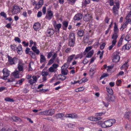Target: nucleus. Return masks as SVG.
I'll return each mask as SVG.
<instances>
[{
  "label": "nucleus",
  "mask_w": 131,
  "mask_h": 131,
  "mask_svg": "<svg viewBox=\"0 0 131 131\" xmlns=\"http://www.w3.org/2000/svg\"><path fill=\"white\" fill-rule=\"evenodd\" d=\"M115 120L114 119H110L103 123L101 124V127L103 128L109 127L115 123Z\"/></svg>",
  "instance_id": "obj_1"
},
{
  "label": "nucleus",
  "mask_w": 131,
  "mask_h": 131,
  "mask_svg": "<svg viewBox=\"0 0 131 131\" xmlns=\"http://www.w3.org/2000/svg\"><path fill=\"white\" fill-rule=\"evenodd\" d=\"M75 37L73 33L70 34L69 36L68 45L70 47H73L75 43Z\"/></svg>",
  "instance_id": "obj_2"
},
{
  "label": "nucleus",
  "mask_w": 131,
  "mask_h": 131,
  "mask_svg": "<svg viewBox=\"0 0 131 131\" xmlns=\"http://www.w3.org/2000/svg\"><path fill=\"white\" fill-rule=\"evenodd\" d=\"M54 112L55 111L54 109H51L40 112L39 113V114L40 115H52Z\"/></svg>",
  "instance_id": "obj_3"
},
{
  "label": "nucleus",
  "mask_w": 131,
  "mask_h": 131,
  "mask_svg": "<svg viewBox=\"0 0 131 131\" xmlns=\"http://www.w3.org/2000/svg\"><path fill=\"white\" fill-rule=\"evenodd\" d=\"M116 0L115 2V5H114L113 8V13L115 14H117L118 13V9L119 7V4L118 2H116Z\"/></svg>",
  "instance_id": "obj_4"
},
{
  "label": "nucleus",
  "mask_w": 131,
  "mask_h": 131,
  "mask_svg": "<svg viewBox=\"0 0 131 131\" xmlns=\"http://www.w3.org/2000/svg\"><path fill=\"white\" fill-rule=\"evenodd\" d=\"M7 57L9 63L10 64L12 65L16 64L18 60V59L17 58H12L9 56H8Z\"/></svg>",
  "instance_id": "obj_5"
},
{
  "label": "nucleus",
  "mask_w": 131,
  "mask_h": 131,
  "mask_svg": "<svg viewBox=\"0 0 131 131\" xmlns=\"http://www.w3.org/2000/svg\"><path fill=\"white\" fill-rule=\"evenodd\" d=\"M58 65L56 63L53 64L48 69L49 71L51 72H55L57 71Z\"/></svg>",
  "instance_id": "obj_6"
},
{
  "label": "nucleus",
  "mask_w": 131,
  "mask_h": 131,
  "mask_svg": "<svg viewBox=\"0 0 131 131\" xmlns=\"http://www.w3.org/2000/svg\"><path fill=\"white\" fill-rule=\"evenodd\" d=\"M119 54V52L117 51L114 54L113 58V62H118L120 59V56L118 55Z\"/></svg>",
  "instance_id": "obj_7"
},
{
  "label": "nucleus",
  "mask_w": 131,
  "mask_h": 131,
  "mask_svg": "<svg viewBox=\"0 0 131 131\" xmlns=\"http://www.w3.org/2000/svg\"><path fill=\"white\" fill-rule=\"evenodd\" d=\"M20 10V8L17 5H15L13 7L12 12L13 14H15L19 13Z\"/></svg>",
  "instance_id": "obj_8"
},
{
  "label": "nucleus",
  "mask_w": 131,
  "mask_h": 131,
  "mask_svg": "<svg viewBox=\"0 0 131 131\" xmlns=\"http://www.w3.org/2000/svg\"><path fill=\"white\" fill-rule=\"evenodd\" d=\"M65 117L71 118L72 119L77 118H78V116L75 113L67 114L65 116Z\"/></svg>",
  "instance_id": "obj_9"
},
{
  "label": "nucleus",
  "mask_w": 131,
  "mask_h": 131,
  "mask_svg": "<svg viewBox=\"0 0 131 131\" xmlns=\"http://www.w3.org/2000/svg\"><path fill=\"white\" fill-rule=\"evenodd\" d=\"M105 98L106 100H107L108 102H113L114 101L115 99L114 96H112L111 95H109L108 94L107 95Z\"/></svg>",
  "instance_id": "obj_10"
},
{
  "label": "nucleus",
  "mask_w": 131,
  "mask_h": 131,
  "mask_svg": "<svg viewBox=\"0 0 131 131\" xmlns=\"http://www.w3.org/2000/svg\"><path fill=\"white\" fill-rule=\"evenodd\" d=\"M92 17L91 15L90 14H85L84 16L83 19L84 21H88L91 20Z\"/></svg>",
  "instance_id": "obj_11"
},
{
  "label": "nucleus",
  "mask_w": 131,
  "mask_h": 131,
  "mask_svg": "<svg viewBox=\"0 0 131 131\" xmlns=\"http://www.w3.org/2000/svg\"><path fill=\"white\" fill-rule=\"evenodd\" d=\"M54 33V31L53 29L49 28L47 29L46 32V35L48 37H50L53 35Z\"/></svg>",
  "instance_id": "obj_12"
},
{
  "label": "nucleus",
  "mask_w": 131,
  "mask_h": 131,
  "mask_svg": "<svg viewBox=\"0 0 131 131\" xmlns=\"http://www.w3.org/2000/svg\"><path fill=\"white\" fill-rule=\"evenodd\" d=\"M48 15H47L46 17V18L49 20L51 19L53 16V12L51 10H47Z\"/></svg>",
  "instance_id": "obj_13"
},
{
  "label": "nucleus",
  "mask_w": 131,
  "mask_h": 131,
  "mask_svg": "<svg viewBox=\"0 0 131 131\" xmlns=\"http://www.w3.org/2000/svg\"><path fill=\"white\" fill-rule=\"evenodd\" d=\"M2 71L3 73V77L4 78L7 77L9 75V73L7 69L4 68Z\"/></svg>",
  "instance_id": "obj_14"
},
{
  "label": "nucleus",
  "mask_w": 131,
  "mask_h": 131,
  "mask_svg": "<svg viewBox=\"0 0 131 131\" xmlns=\"http://www.w3.org/2000/svg\"><path fill=\"white\" fill-rule=\"evenodd\" d=\"M96 68V66L95 65H93L92 67L91 68L89 72V74L91 76L93 75L94 73Z\"/></svg>",
  "instance_id": "obj_15"
},
{
  "label": "nucleus",
  "mask_w": 131,
  "mask_h": 131,
  "mask_svg": "<svg viewBox=\"0 0 131 131\" xmlns=\"http://www.w3.org/2000/svg\"><path fill=\"white\" fill-rule=\"evenodd\" d=\"M82 17V15L81 14H78L76 15L74 17V19L75 20H79L81 19Z\"/></svg>",
  "instance_id": "obj_16"
},
{
  "label": "nucleus",
  "mask_w": 131,
  "mask_h": 131,
  "mask_svg": "<svg viewBox=\"0 0 131 131\" xmlns=\"http://www.w3.org/2000/svg\"><path fill=\"white\" fill-rule=\"evenodd\" d=\"M102 118L100 117H95L93 116H91L88 118L89 120L92 121H97L101 119Z\"/></svg>",
  "instance_id": "obj_17"
},
{
  "label": "nucleus",
  "mask_w": 131,
  "mask_h": 131,
  "mask_svg": "<svg viewBox=\"0 0 131 131\" xmlns=\"http://www.w3.org/2000/svg\"><path fill=\"white\" fill-rule=\"evenodd\" d=\"M32 78L33 79H30L29 81V82L31 84H33L34 83L37 82V77L35 76H33L32 77Z\"/></svg>",
  "instance_id": "obj_18"
},
{
  "label": "nucleus",
  "mask_w": 131,
  "mask_h": 131,
  "mask_svg": "<svg viewBox=\"0 0 131 131\" xmlns=\"http://www.w3.org/2000/svg\"><path fill=\"white\" fill-rule=\"evenodd\" d=\"M24 64V63L22 62H20L19 63L17 67L18 69V71H23Z\"/></svg>",
  "instance_id": "obj_19"
},
{
  "label": "nucleus",
  "mask_w": 131,
  "mask_h": 131,
  "mask_svg": "<svg viewBox=\"0 0 131 131\" xmlns=\"http://www.w3.org/2000/svg\"><path fill=\"white\" fill-rule=\"evenodd\" d=\"M118 37V36L117 34L114 33L112 37V39H113L112 42L116 43L117 42V39Z\"/></svg>",
  "instance_id": "obj_20"
},
{
  "label": "nucleus",
  "mask_w": 131,
  "mask_h": 131,
  "mask_svg": "<svg viewBox=\"0 0 131 131\" xmlns=\"http://www.w3.org/2000/svg\"><path fill=\"white\" fill-rule=\"evenodd\" d=\"M40 27V25L39 23H35L33 26V28L36 31L39 30Z\"/></svg>",
  "instance_id": "obj_21"
},
{
  "label": "nucleus",
  "mask_w": 131,
  "mask_h": 131,
  "mask_svg": "<svg viewBox=\"0 0 131 131\" xmlns=\"http://www.w3.org/2000/svg\"><path fill=\"white\" fill-rule=\"evenodd\" d=\"M75 56V55L74 54L71 55L69 56L68 57V58L67 60V63L68 64H69L71 61L73 59V58Z\"/></svg>",
  "instance_id": "obj_22"
},
{
  "label": "nucleus",
  "mask_w": 131,
  "mask_h": 131,
  "mask_svg": "<svg viewBox=\"0 0 131 131\" xmlns=\"http://www.w3.org/2000/svg\"><path fill=\"white\" fill-rule=\"evenodd\" d=\"M130 22L128 21V20H126V22L123 24V25H122L120 28V30H121L123 31L124 28H126L128 23Z\"/></svg>",
  "instance_id": "obj_23"
},
{
  "label": "nucleus",
  "mask_w": 131,
  "mask_h": 131,
  "mask_svg": "<svg viewBox=\"0 0 131 131\" xmlns=\"http://www.w3.org/2000/svg\"><path fill=\"white\" fill-rule=\"evenodd\" d=\"M63 66L61 68V73L64 75H67L68 72V70L66 68H63Z\"/></svg>",
  "instance_id": "obj_24"
},
{
  "label": "nucleus",
  "mask_w": 131,
  "mask_h": 131,
  "mask_svg": "<svg viewBox=\"0 0 131 131\" xmlns=\"http://www.w3.org/2000/svg\"><path fill=\"white\" fill-rule=\"evenodd\" d=\"M11 120H13V121L15 122H21V119L19 118L16 116H13L11 118Z\"/></svg>",
  "instance_id": "obj_25"
},
{
  "label": "nucleus",
  "mask_w": 131,
  "mask_h": 131,
  "mask_svg": "<svg viewBox=\"0 0 131 131\" xmlns=\"http://www.w3.org/2000/svg\"><path fill=\"white\" fill-rule=\"evenodd\" d=\"M46 61V59L45 56L43 54H41L40 56V62L42 63Z\"/></svg>",
  "instance_id": "obj_26"
},
{
  "label": "nucleus",
  "mask_w": 131,
  "mask_h": 131,
  "mask_svg": "<svg viewBox=\"0 0 131 131\" xmlns=\"http://www.w3.org/2000/svg\"><path fill=\"white\" fill-rule=\"evenodd\" d=\"M131 47L130 45L129 44H126L122 48V50L125 51L126 50H129Z\"/></svg>",
  "instance_id": "obj_27"
},
{
  "label": "nucleus",
  "mask_w": 131,
  "mask_h": 131,
  "mask_svg": "<svg viewBox=\"0 0 131 131\" xmlns=\"http://www.w3.org/2000/svg\"><path fill=\"white\" fill-rule=\"evenodd\" d=\"M131 116V112H128L125 113L124 115V117L128 119Z\"/></svg>",
  "instance_id": "obj_28"
},
{
  "label": "nucleus",
  "mask_w": 131,
  "mask_h": 131,
  "mask_svg": "<svg viewBox=\"0 0 131 131\" xmlns=\"http://www.w3.org/2000/svg\"><path fill=\"white\" fill-rule=\"evenodd\" d=\"M114 33L117 34L119 31V29H118L116 23H114Z\"/></svg>",
  "instance_id": "obj_29"
},
{
  "label": "nucleus",
  "mask_w": 131,
  "mask_h": 131,
  "mask_svg": "<svg viewBox=\"0 0 131 131\" xmlns=\"http://www.w3.org/2000/svg\"><path fill=\"white\" fill-rule=\"evenodd\" d=\"M106 89L107 92L111 95H112L113 93V91L111 88L109 87H107Z\"/></svg>",
  "instance_id": "obj_30"
},
{
  "label": "nucleus",
  "mask_w": 131,
  "mask_h": 131,
  "mask_svg": "<svg viewBox=\"0 0 131 131\" xmlns=\"http://www.w3.org/2000/svg\"><path fill=\"white\" fill-rule=\"evenodd\" d=\"M19 71H18L16 70L14 71L13 73V75L15 78H19Z\"/></svg>",
  "instance_id": "obj_31"
},
{
  "label": "nucleus",
  "mask_w": 131,
  "mask_h": 131,
  "mask_svg": "<svg viewBox=\"0 0 131 131\" xmlns=\"http://www.w3.org/2000/svg\"><path fill=\"white\" fill-rule=\"evenodd\" d=\"M84 31L83 30H79L77 33L78 35L80 37H82L84 34Z\"/></svg>",
  "instance_id": "obj_32"
},
{
  "label": "nucleus",
  "mask_w": 131,
  "mask_h": 131,
  "mask_svg": "<svg viewBox=\"0 0 131 131\" xmlns=\"http://www.w3.org/2000/svg\"><path fill=\"white\" fill-rule=\"evenodd\" d=\"M126 20L130 22L131 21V10L128 15L126 16Z\"/></svg>",
  "instance_id": "obj_33"
},
{
  "label": "nucleus",
  "mask_w": 131,
  "mask_h": 131,
  "mask_svg": "<svg viewBox=\"0 0 131 131\" xmlns=\"http://www.w3.org/2000/svg\"><path fill=\"white\" fill-rule=\"evenodd\" d=\"M90 0H84L82 3V5L83 6H85L90 3Z\"/></svg>",
  "instance_id": "obj_34"
},
{
  "label": "nucleus",
  "mask_w": 131,
  "mask_h": 131,
  "mask_svg": "<svg viewBox=\"0 0 131 131\" xmlns=\"http://www.w3.org/2000/svg\"><path fill=\"white\" fill-rule=\"evenodd\" d=\"M93 53V51L92 50L89 52L86 56V57L90 58L91 57Z\"/></svg>",
  "instance_id": "obj_35"
},
{
  "label": "nucleus",
  "mask_w": 131,
  "mask_h": 131,
  "mask_svg": "<svg viewBox=\"0 0 131 131\" xmlns=\"http://www.w3.org/2000/svg\"><path fill=\"white\" fill-rule=\"evenodd\" d=\"M64 116V114L62 113H58L56 114L55 116L57 118L62 117Z\"/></svg>",
  "instance_id": "obj_36"
},
{
  "label": "nucleus",
  "mask_w": 131,
  "mask_h": 131,
  "mask_svg": "<svg viewBox=\"0 0 131 131\" xmlns=\"http://www.w3.org/2000/svg\"><path fill=\"white\" fill-rule=\"evenodd\" d=\"M56 29H57L58 31H59L60 28L61 27V24H59L56 25H54Z\"/></svg>",
  "instance_id": "obj_37"
},
{
  "label": "nucleus",
  "mask_w": 131,
  "mask_h": 131,
  "mask_svg": "<svg viewBox=\"0 0 131 131\" xmlns=\"http://www.w3.org/2000/svg\"><path fill=\"white\" fill-rule=\"evenodd\" d=\"M29 54L31 56L32 58L33 59H35L36 58V56L35 54L32 51H29Z\"/></svg>",
  "instance_id": "obj_38"
},
{
  "label": "nucleus",
  "mask_w": 131,
  "mask_h": 131,
  "mask_svg": "<svg viewBox=\"0 0 131 131\" xmlns=\"http://www.w3.org/2000/svg\"><path fill=\"white\" fill-rule=\"evenodd\" d=\"M62 24L63 25V27H64L65 28V29L64 28L63 29L66 30L68 26V22L67 21H64L62 23Z\"/></svg>",
  "instance_id": "obj_39"
},
{
  "label": "nucleus",
  "mask_w": 131,
  "mask_h": 131,
  "mask_svg": "<svg viewBox=\"0 0 131 131\" xmlns=\"http://www.w3.org/2000/svg\"><path fill=\"white\" fill-rule=\"evenodd\" d=\"M24 79L23 78L19 80L17 82L16 84L21 85L22 84V82L24 81Z\"/></svg>",
  "instance_id": "obj_40"
},
{
  "label": "nucleus",
  "mask_w": 131,
  "mask_h": 131,
  "mask_svg": "<svg viewBox=\"0 0 131 131\" xmlns=\"http://www.w3.org/2000/svg\"><path fill=\"white\" fill-rule=\"evenodd\" d=\"M18 53H19V52L22 50V48L21 45L17 47H16Z\"/></svg>",
  "instance_id": "obj_41"
},
{
  "label": "nucleus",
  "mask_w": 131,
  "mask_h": 131,
  "mask_svg": "<svg viewBox=\"0 0 131 131\" xmlns=\"http://www.w3.org/2000/svg\"><path fill=\"white\" fill-rule=\"evenodd\" d=\"M123 38L121 37L119 39L117 44V47H120L122 44Z\"/></svg>",
  "instance_id": "obj_42"
},
{
  "label": "nucleus",
  "mask_w": 131,
  "mask_h": 131,
  "mask_svg": "<svg viewBox=\"0 0 131 131\" xmlns=\"http://www.w3.org/2000/svg\"><path fill=\"white\" fill-rule=\"evenodd\" d=\"M125 40L127 41H129L130 40V36L129 34H127L126 35Z\"/></svg>",
  "instance_id": "obj_43"
},
{
  "label": "nucleus",
  "mask_w": 131,
  "mask_h": 131,
  "mask_svg": "<svg viewBox=\"0 0 131 131\" xmlns=\"http://www.w3.org/2000/svg\"><path fill=\"white\" fill-rule=\"evenodd\" d=\"M5 100L7 102H13L14 100L9 98L7 97L5 99Z\"/></svg>",
  "instance_id": "obj_44"
},
{
  "label": "nucleus",
  "mask_w": 131,
  "mask_h": 131,
  "mask_svg": "<svg viewBox=\"0 0 131 131\" xmlns=\"http://www.w3.org/2000/svg\"><path fill=\"white\" fill-rule=\"evenodd\" d=\"M112 45L111 46H110L108 48V49L109 50H111L113 48V47L115 45V44L116 43H115L113 42H112Z\"/></svg>",
  "instance_id": "obj_45"
},
{
  "label": "nucleus",
  "mask_w": 131,
  "mask_h": 131,
  "mask_svg": "<svg viewBox=\"0 0 131 131\" xmlns=\"http://www.w3.org/2000/svg\"><path fill=\"white\" fill-rule=\"evenodd\" d=\"M53 52L51 51L48 53L47 57L48 59H49L52 56Z\"/></svg>",
  "instance_id": "obj_46"
},
{
  "label": "nucleus",
  "mask_w": 131,
  "mask_h": 131,
  "mask_svg": "<svg viewBox=\"0 0 131 131\" xmlns=\"http://www.w3.org/2000/svg\"><path fill=\"white\" fill-rule=\"evenodd\" d=\"M108 74L106 73H104L100 77V80H101L103 78L108 76Z\"/></svg>",
  "instance_id": "obj_47"
},
{
  "label": "nucleus",
  "mask_w": 131,
  "mask_h": 131,
  "mask_svg": "<svg viewBox=\"0 0 131 131\" xmlns=\"http://www.w3.org/2000/svg\"><path fill=\"white\" fill-rule=\"evenodd\" d=\"M68 126L69 128H73L75 126V125L72 123H69L68 125Z\"/></svg>",
  "instance_id": "obj_48"
},
{
  "label": "nucleus",
  "mask_w": 131,
  "mask_h": 131,
  "mask_svg": "<svg viewBox=\"0 0 131 131\" xmlns=\"http://www.w3.org/2000/svg\"><path fill=\"white\" fill-rule=\"evenodd\" d=\"M127 63L128 62H126L123 65H122L121 68H124L125 67H126V68H127L129 66V65L127 64Z\"/></svg>",
  "instance_id": "obj_49"
},
{
  "label": "nucleus",
  "mask_w": 131,
  "mask_h": 131,
  "mask_svg": "<svg viewBox=\"0 0 131 131\" xmlns=\"http://www.w3.org/2000/svg\"><path fill=\"white\" fill-rule=\"evenodd\" d=\"M14 40L16 41H17L18 43H20L21 42V40L20 39L17 37H15Z\"/></svg>",
  "instance_id": "obj_50"
},
{
  "label": "nucleus",
  "mask_w": 131,
  "mask_h": 131,
  "mask_svg": "<svg viewBox=\"0 0 131 131\" xmlns=\"http://www.w3.org/2000/svg\"><path fill=\"white\" fill-rule=\"evenodd\" d=\"M53 62L54 60L51 59L49 60L47 65H51L53 63Z\"/></svg>",
  "instance_id": "obj_51"
},
{
  "label": "nucleus",
  "mask_w": 131,
  "mask_h": 131,
  "mask_svg": "<svg viewBox=\"0 0 131 131\" xmlns=\"http://www.w3.org/2000/svg\"><path fill=\"white\" fill-rule=\"evenodd\" d=\"M0 14L1 16L5 18H6L7 17L6 14L3 12H1Z\"/></svg>",
  "instance_id": "obj_52"
},
{
  "label": "nucleus",
  "mask_w": 131,
  "mask_h": 131,
  "mask_svg": "<svg viewBox=\"0 0 131 131\" xmlns=\"http://www.w3.org/2000/svg\"><path fill=\"white\" fill-rule=\"evenodd\" d=\"M105 113H103L102 112L97 113L95 114V116H101L102 114H104Z\"/></svg>",
  "instance_id": "obj_53"
},
{
  "label": "nucleus",
  "mask_w": 131,
  "mask_h": 131,
  "mask_svg": "<svg viewBox=\"0 0 131 131\" xmlns=\"http://www.w3.org/2000/svg\"><path fill=\"white\" fill-rule=\"evenodd\" d=\"M37 4L41 7L43 4V0H40Z\"/></svg>",
  "instance_id": "obj_54"
},
{
  "label": "nucleus",
  "mask_w": 131,
  "mask_h": 131,
  "mask_svg": "<svg viewBox=\"0 0 131 131\" xmlns=\"http://www.w3.org/2000/svg\"><path fill=\"white\" fill-rule=\"evenodd\" d=\"M57 54L56 53H53V54L52 56V57L51 59L54 60L57 57Z\"/></svg>",
  "instance_id": "obj_55"
},
{
  "label": "nucleus",
  "mask_w": 131,
  "mask_h": 131,
  "mask_svg": "<svg viewBox=\"0 0 131 131\" xmlns=\"http://www.w3.org/2000/svg\"><path fill=\"white\" fill-rule=\"evenodd\" d=\"M42 76L43 77L45 76H46L48 75V72H42L41 74Z\"/></svg>",
  "instance_id": "obj_56"
},
{
  "label": "nucleus",
  "mask_w": 131,
  "mask_h": 131,
  "mask_svg": "<svg viewBox=\"0 0 131 131\" xmlns=\"http://www.w3.org/2000/svg\"><path fill=\"white\" fill-rule=\"evenodd\" d=\"M41 6L39 5L38 4H35V9H38L40 8Z\"/></svg>",
  "instance_id": "obj_57"
},
{
  "label": "nucleus",
  "mask_w": 131,
  "mask_h": 131,
  "mask_svg": "<svg viewBox=\"0 0 131 131\" xmlns=\"http://www.w3.org/2000/svg\"><path fill=\"white\" fill-rule=\"evenodd\" d=\"M11 47L12 50L14 51L15 49V48H16V46L15 45H11Z\"/></svg>",
  "instance_id": "obj_58"
},
{
  "label": "nucleus",
  "mask_w": 131,
  "mask_h": 131,
  "mask_svg": "<svg viewBox=\"0 0 131 131\" xmlns=\"http://www.w3.org/2000/svg\"><path fill=\"white\" fill-rule=\"evenodd\" d=\"M91 48L92 47H87L85 49V51L87 52H88L91 49Z\"/></svg>",
  "instance_id": "obj_59"
},
{
  "label": "nucleus",
  "mask_w": 131,
  "mask_h": 131,
  "mask_svg": "<svg viewBox=\"0 0 131 131\" xmlns=\"http://www.w3.org/2000/svg\"><path fill=\"white\" fill-rule=\"evenodd\" d=\"M42 13L41 12H39L37 14V16L38 17H41L42 16Z\"/></svg>",
  "instance_id": "obj_60"
},
{
  "label": "nucleus",
  "mask_w": 131,
  "mask_h": 131,
  "mask_svg": "<svg viewBox=\"0 0 131 131\" xmlns=\"http://www.w3.org/2000/svg\"><path fill=\"white\" fill-rule=\"evenodd\" d=\"M105 45V43H102L100 46V48L101 49H103Z\"/></svg>",
  "instance_id": "obj_61"
},
{
  "label": "nucleus",
  "mask_w": 131,
  "mask_h": 131,
  "mask_svg": "<svg viewBox=\"0 0 131 131\" xmlns=\"http://www.w3.org/2000/svg\"><path fill=\"white\" fill-rule=\"evenodd\" d=\"M88 62V60L86 59L85 58L82 63H83V64H85L87 63Z\"/></svg>",
  "instance_id": "obj_62"
},
{
  "label": "nucleus",
  "mask_w": 131,
  "mask_h": 131,
  "mask_svg": "<svg viewBox=\"0 0 131 131\" xmlns=\"http://www.w3.org/2000/svg\"><path fill=\"white\" fill-rule=\"evenodd\" d=\"M42 11L44 14H45L46 12V7L44 6L43 7L42 9Z\"/></svg>",
  "instance_id": "obj_63"
},
{
  "label": "nucleus",
  "mask_w": 131,
  "mask_h": 131,
  "mask_svg": "<svg viewBox=\"0 0 131 131\" xmlns=\"http://www.w3.org/2000/svg\"><path fill=\"white\" fill-rule=\"evenodd\" d=\"M0 131H13V130L10 128H8L7 130H6L4 128H3Z\"/></svg>",
  "instance_id": "obj_64"
}]
</instances>
